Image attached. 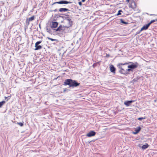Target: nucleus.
I'll return each instance as SVG.
<instances>
[{
  "mask_svg": "<svg viewBox=\"0 0 157 157\" xmlns=\"http://www.w3.org/2000/svg\"><path fill=\"white\" fill-rule=\"evenodd\" d=\"M8 99H7V101H8Z\"/></svg>",
  "mask_w": 157,
  "mask_h": 157,
  "instance_id": "obj_41",
  "label": "nucleus"
},
{
  "mask_svg": "<svg viewBox=\"0 0 157 157\" xmlns=\"http://www.w3.org/2000/svg\"><path fill=\"white\" fill-rule=\"evenodd\" d=\"M138 63H136L135 64H131L128 65L127 67V68L131 69L132 70V69H134L137 68L138 67Z\"/></svg>",
  "mask_w": 157,
  "mask_h": 157,
  "instance_id": "obj_5",
  "label": "nucleus"
},
{
  "mask_svg": "<svg viewBox=\"0 0 157 157\" xmlns=\"http://www.w3.org/2000/svg\"><path fill=\"white\" fill-rule=\"evenodd\" d=\"M67 90V88H65L64 89L63 91H64V92H65Z\"/></svg>",
  "mask_w": 157,
  "mask_h": 157,
  "instance_id": "obj_31",
  "label": "nucleus"
},
{
  "mask_svg": "<svg viewBox=\"0 0 157 157\" xmlns=\"http://www.w3.org/2000/svg\"><path fill=\"white\" fill-rule=\"evenodd\" d=\"M155 21H157V18L155 19H154Z\"/></svg>",
  "mask_w": 157,
  "mask_h": 157,
  "instance_id": "obj_37",
  "label": "nucleus"
},
{
  "mask_svg": "<svg viewBox=\"0 0 157 157\" xmlns=\"http://www.w3.org/2000/svg\"><path fill=\"white\" fill-rule=\"evenodd\" d=\"M42 42V41H41V40L37 41L35 43V45H36V46L38 45L39 44H40V43H41Z\"/></svg>",
  "mask_w": 157,
  "mask_h": 157,
  "instance_id": "obj_23",
  "label": "nucleus"
},
{
  "mask_svg": "<svg viewBox=\"0 0 157 157\" xmlns=\"http://www.w3.org/2000/svg\"><path fill=\"white\" fill-rule=\"evenodd\" d=\"M110 71L111 72L114 74L116 73V68L114 67L113 65L111 64L110 66Z\"/></svg>",
  "mask_w": 157,
  "mask_h": 157,
  "instance_id": "obj_10",
  "label": "nucleus"
},
{
  "mask_svg": "<svg viewBox=\"0 0 157 157\" xmlns=\"http://www.w3.org/2000/svg\"><path fill=\"white\" fill-rule=\"evenodd\" d=\"M141 32V31H140V30L139 32H137V33H136V34L140 33Z\"/></svg>",
  "mask_w": 157,
  "mask_h": 157,
  "instance_id": "obj_34",
  "label": "nucleus"
},
{
  "mask_svg": "<svg viewBox=\"0 0 157 157\" xmlns=\"http://www.w3.org/2000/svg\"><path fill=\"white\" fill-rule=\"evenodd\" d=\"M11 96H8L7 97L8 98H9V99L11 97Z\"/></svg>",
  "mask_w": 157,
  "mask_h": 157,
  "instance_id": "obj_36",
  "label": "nucleus"
},
{
  "mask_svg": "<svg viewBox=\"0 0 157 157\" xmlns=\"http://www.w3.org/2000/svg\"><path fill=\"white\" fill-rule=\"evenodd\" d=\"M46 30H47V32L49 33H50L51 32V29H50V28H46Z\"/></svg>",
  "mask_w": 157,
  "mask_h": 157,
  "instance_id": "obj_27",
  "label": "nucleus"
},
{
  "mask_svg": "<svg viewBox=\"0 0 157 157\" xmlns=\"http://www.w3.org/2000/svg\"><path fill=\"white\" fill-rule=\"evenodd\" d=\"M91 142V141L89 142V143H90V142Z\"/></svg>",
  "mask_w": 157,
  "mask_h": 157,
  "instance_id": "obj_42",
  "label": "nucleus"
},
{
  "mask_svg": "<svg viewBox=\"0 0 157 157\" xmlns=\"http://www.w3.org/2000/svg\"><path fill=\"white\" fill-rule=\"evenodd\" d=\"M80 84V83L77 82L76 80L70 79H66L63 84L64 86L68 85L69 87H76L79 86Z\"/></svg>",
  "mask_w": 157,
  "mask_h": 157,
  "instance_id": "obj_1",
  "label": "nucleus"
},
{
  "mask_svg": "<svg viewBox=\"0 0 157 157\" xmlns=\"http://www.w3.org/2000/svg\"><path fill=\"white\" fill-rule=\"evenodd\" d=\"M78 4L80 6H81L82 5V2H78Z\"/></svg>",
  "mask_w": 157,
  "mask_h": 157,
  "instance_id": "obj_30",
  "label": "nucleus"
},
{
  "mask_svg": "<svg viewBox=\"0 0 157 157\" xmlns=\"http://www.w3.org/2000/svg\"><path fill=\"white\" fill-rule=\"evenodd\" d=\"M134 101L131 100V101H127L124 102V104L126 106H129L131 103L134 102Z\"/></svg>",
  "mask_w": 157,
  "mask_h": 157,
  "instance_id": "obj_14",
  "label": "nucleus"
},
{
  "mask_svg": "<svg viewBox=\"0 0 157 157\" xmlns=\"http://www.w3.org/2000/svg\"><path fill=\"white\" fill-rule=\"evenodd\" d=\"M57 10H56V9H55V10H54V11H56Z\"/></svg>",
  "mask_w": 157,
  "mask_h": 157,
  "instance_id": "obj_38",
  "label": "nucleus"
},
{
  "mask_svg": "<svg viewBox=\"0 0 157 157\" xmlns=\"http://www.w3.org/2000/svg\"><path fill=\"white\" fill-rule=\"evenodd\" d=\"M48 39L49 40H51L52 41H56V39H53L49 38V37H48Z\"/></svg>",
  "mask_w": 157,
  "mask_h": 157,
  "instance_id": "obj_29",
  "label": "nucleus"
},
{
  "mask_svg": "<svg viewBox=\"0 0 157 157\" xmlns=\"http://www.w3.org/2000/svg\"><path fill=\"white\" fill-rule=\"evenodd\" d=\"M35 47L36 48L35 49V50H40L42 48V47L41 45H37V46H36V45H35Z\"/></svg>",
  "mask_w": 157,
  "mask_h": 157,
  "instance_id": "obj_16",
  "label": "nucleus"
},
{
  "mask_svg": "<svg viewBox=\"0 0 157 157\" xmlns=\"http://www.w3.org/2000/svg\"><path fill=\"white\" fill-rule=\"evenodd\" d=\"M129 63L125 62L124 63H119L117 65V67H118L120 70L119 71V73L123 75H127L126 69L127 67H123L122 66H124V65H128Z\"/></svg>",
  "mask_w": 157,
  "mask_h": 157,
  "instance_id": "obj_2",
  "label": "nucleus"
},
{
  "mask_svg": "<svg viewBox=\"0 0 157 157\" xmlns=\"http://www.w3.org/2000/svg\"><path fill=\"white\" fill-rule=\"evenodd\" d=\"M132 71V70L131 69L129 68H127L126 72V73H127V74H129V72H130V71Z\"/></svg>",
  "mask_w": 157,
  "mask_h": 157,
  "instance_id": "obj_19",
  "label": "nucleus"
},
{
  "mask_svg": "<svg viewBox=\"0 0 157 157\" xmlns=\"http://www.w3.org/2000/svg\"><path fill=\"white\" fill-rule=\"evenodd\" d=\"M86 0H82V2H84Z\"/></svg>",
  "mask_w": 157,
  "mask_h": 157,
  "instance_id": "obj_35",
  "label": "nucleus"
},
{
  "mask_svg": "<svg viewBox=\"0 0 157 157\" xmlns=\"http://www.w3.org/2000/svg\"><path fill=\"white\" fill-rule=\"evenodd\" d=\"M5 103V101H3L1 102H0V108L3 105L4 103Z\"/></svg>",
  "mask_w": 157,
  "mask_h": 157,
  "instance_id": "obj_21",
  "label": "nucleus"
},
{
  "mask_svg": "<svg viewBox=\"0 0 157 157\" xmlns=\"http://www.w3.org/2000/svg\"><path fill=\"white\" fill-rule=\"evenodd\" d=\"M155 22V21L154 19L153 20H151V21H150V22H149V23H148V24H149V25H150L152 23H153Z\"/></svg>",
  "mask_w": 157,
  "mask_h": 157,
  "instance_id": "obj_28",
  "label": "nucleus"
},
{
  "mask_svg": "<svg viewBox=\"0 0 157 157\" xmlns=\"http://www.w3.org/2000/svg\"><path fill=\"white\" fill-rule=\"evenodd\" d=\"M133 81L134 82H136L137 81V80L136 79H133Z\"/></svg>",
  "mask_w": 157,
  "mask_h": 157,
  "instance_id": "obj_32",
  "label": "nucleus"
},
{
  "mask_svg": "<svg viewBox=\"0 0 157 157\" xmlns=\"http://www.w3.org/2000/svg\"><path fill=\"white\" fill-rule=\"evenodd\" d=\"M5 99H6L7 98H8V97H5Z\"/></svg>",
  "mask_w": 157,
  "mask_h": 157,
  "instance_id": "obj_39",
  "label": "nucleus"
},
{
  "mask_svg": "<svg viewBox=\"0 0 157 157\" xmlns=\"http://www.w3.org/2000/svg\"><path fill=\"white\" fill-rule=\"evenodd\" d=\"M72 2H68L67 1H64L62 0L59 2H54V4H71Z\"/></svg>",
  "mask_w": 157,
  "mask_h": 157,
  "instance_id": "obj_4",
  "label": "nucleus"
},
{
  "mask_svg": "<svg viewBox=\"0 0 157 157\" xmlns=\"http://www.w3.org/2000/svg\"><path fill=\"white\" fill-rule=\"evenodd\" d=\"M120 21L121 22V23H123V24H128V22H126L125 21H124L123 19H120Z\"/></svg>",
  "mask_w": 157,
  "mask_h": 157,
  "instance_id": "obj_20",
  "label": "nucleus"
},
{
  "mask_svg": "<svg viewBox=\"0 0 157 157\" xmlns=\"http://www.w3.org/2000/svg\"><path fill=\"white\" fill-rule=\"evenodd\" d=\"M122 11L121 10H120L118 11V13H117V15H119L121 14V12H122Z\"/></svg>",
  "mask_w": 157,
  "mask_h": 157,
  "instance_id": "obj_24",
  "label": "nucleus"
},
{
  "mask_svg": "<svg viewBox=\"0 0 157 157\" xmlns=\"http://www.w3.org/2000/svg\"><path fill=\"white\" fill-rule=\"evenodd\" d=\"M98 63H94L92 65L93 67L94 68L96 67L97 66Z\"/></svg>",
  "mask_w": 157,
  "mask_h": 157,
  "instance_id": "obj_26",
  "label": "nucleus"
},
{
  "mask_svg": "<svg viewBox=\"0 0 157 157\" xmlns=\"http://www.w3.org/2000/svg\"><path fill=\"white\" fill-rule=\"evenodd\" d=\"M149 146V145L147 143H146L145 144L143 145L142 147V149H145L147 148Z\"/></svg>",
  "mask_w": 157,
  "mask_h": 157,
  "instance_id": "obj_17",
  "label": "nucleus"
},
{
  "mask_svg": "<svg viewBox=\"0 0 157 157\" xmlns=\"http://www.w3.org/2000/svg\"><path fill=\"white\" fill-rule=\"evenodd\" d=\"M73 21L71 20L69 21H67V25L65 26V28H69L72 26Z\"/></svg>",
  "mask_w": 157,
  "mask_h": 157,
  "instance_id": "obj_7",
  "label": "nucleus"
},
{
  "mask_svg": "<svg viewBox=\"0 0 157 157\" xmlns=\"http://www.w3.org/2000/svg\"><path fill=\"white\" fill-rule=\"evenodd\" d=\"M35 16H33L32 17L29 18L28 19H27L26 22L28 25H29V22L32 21L35 19Z\"/></svg>",
  "mask_w": 157,
  "mask_h": 157,
  "instance_id": "obj_11",
  "label": "nucleus"
},
{
  "mask_svg": "<svg viewBox=\"0 0 157 157\" xmlns=\"http://www.w3.org/2000/svg\"><path fill=\"white\" fill-rule=\"evenodd\" d=\"M141 128L140 126L136 128L135 129V132H133L132 133L134 134H137L140 130Z\"/></svg>",
  "mask_w": 157,
  "mask_h": 157,
  "instance_id": "obj_12",
  "label": "nucleus"
},
{
  "mask_svg": "<svg viewBox=\"0 0 157 157\" xmlns=\"http://www.w3.org/2000/svg\"><path fill=\"white\" fill-rule=\"evenodd\" d=\"M65 20H67V21L71 20L69 17V16L67 15H66V16L65 17Z\"/></svg>",
  "mask_w": 157,
  "mask_h": 157,
  "instance_id": "obj_18",
  "label": "nucleus"
},
{
  "mask_svg": "<svg viewBox=\"0 0 157 157\" xmlns=\"http://www.w3.org/2000/svg\"><path fill=\"white\" fill-rule=\"evenodd\" d=\"M130 0H126V2H129Z\"/></svg>",
  "mask_w": 157,
  "mask_h": 157,
  "instance_id": "obj_33",
  "label": "nucleus"
},
{
  "mask_svg": "<svg viewBox=\"0 0 157 157\" xmlns=\"http://www.w3.org/2000/svg\"><path fill=\"white\" fill-rule=\"evenodd\" d=\"M24 122L23 121L22 122H17V124L19 125L20 126L22 127L23 126Z\"/></svg>",
  "mask_w": 157,
  "mask_h": 157,
  "instance_id": "obj_22",
  "label": "nucleus"
},
{
  "mask_svg": "<svg viewBox=\"0 0 157 157\" xmlns=\"http://www.w3.org/2000/svg\"><path fill=\"white\" fill-rule=\"evenodd\" d=\"M150 25L148 23L145 25H144L141 29L140 31H142L143 30L147 29L148 27Z\"/></svg>",
  "mask_w": 157,
  "mask_h": 157,
  "instance_id": "obj_13",
  "label": "nucleus"
},
{
  "mask_svg": "<svg viewBox=\"0 0 157 157\" xmlns=\"http://www.w3.org/2000/svg\"><path fill=\"white\" fill-rule=\"evenodd\" d=\"M65 26L63 27L61 25H60L57 29H55L56 32H60L62 31L63 30L64 28L65 29Z\"/></svg>",
  "mask_w": 157,
  "mask_h": 157,
  "instance_id": "obj_6",
  "label": "nucleus"
},
{
  "mask_svg": "<svg viewBox=\"0 0 157 157\" xmlns=\"http://www.w3.org/2000/svg\"><path fill=\"white\" fill-rule=\"evenodd\" d=\"M136 5L134 1L131 0L130 1L129 4V7L130 8L134 9L136 8Z\"/></svg>",
  "mask_w": 157,
  "mask_h": 157,
  "instance_id": "obj_3",
  "label": "nucleus"
},
{
  "mask_svg": "<svg viewBox=\"0 0 157 157\" xmlns=\"http://www.w3.org/2000/svg\"><path fill=\"white\" fill-rule=\"evenodd\" d=\"M69 10L67 8H61L59 10V11L60 12H65Z\"/></svg>",
  "mask_w": 157,
  "mask_h": 157,
  "instance_id": "obj_15",
  "label": "nucleus"
},
{
  "mask_svg": "<svg viewBox=\"0 0 157 157\" xmlns=\"http://www.w3.org/2000/svg\"><path fill=\"white\" fill-rule=\"evenodd\" d=\"M58 23L56 21L52 22L51 26V27L52 29L55 28L57 27L58 25Z\"/></svg>",
  "mask_w": 157,
  "mask_h": 157,
  "instance_id": "obj_8",
  "label": "nucleus"
},
{
  "mask_svg": "<svg viewBox=\"0 0 157 157\" xmlns=\"http://www.w3.org/2000/svg\"><path fill=\"white\" fill-rule=\"evenodd\" d=\"M95 134L96 132L94 131H92L88 133L86 135V136L88 137H90L95 136Z\"/></svg>",
  "mask_w": 157,
  "mask_h": 157,
  "instance_id": "obj_9",
  "label": "nucleus"
},
{
  "mask_svg": "<svg viewBox=\"0 0 157 157\" xmlns=\"http://www.w3.org/2000/svg\"><path fill=\"white\" fill-rule=\"evenodd\" d=\"M146 119V117H139L138 118V120H139L140 121H141L143 119Z\"/></svg>",
  "mask_w": 157,
  "mask_h": 157,
  "instance_id": "obj_25",
  "label": "nucleus"
},
{
  "mask_svg": "<svg viewBox=\"0 0 157 157\" xmlns=\"http://www.w3.org/2000/svg\"><path fill=\"white\" fill-rule=\"evenodd\" d=\"M39 26H40V24L39 25Z\"/></svg>",
  "mask_w": 157,
  "mask_h": 157,
  "instance_id": "obj_40",
  "label": "nucleus"
}]
</instances>
